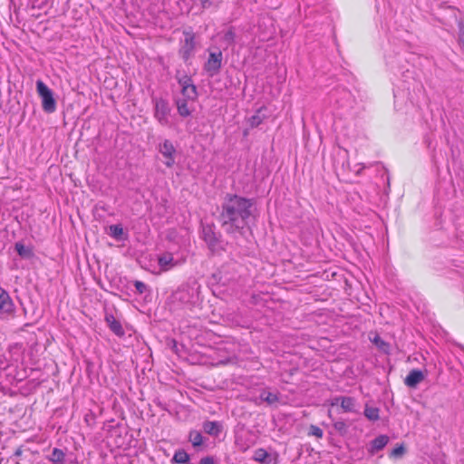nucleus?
Instances as JSON below:
<instances>
[{
	"label": "nucleus",
	"mask_w": 464,
	"mask_h": 464,
	"mask_svg": "<svg viewBox=\"0 0 464 464\" xmlns=\"http://www.w3.org/2000/svg\"><path fill=\"white\" fill-rule=\"evenodd\" d=\"M14 312V304L5 290L0 287V313L11 314Z\"/></svg>",
	"instance_id": "nucleus-9"
},
{
	"label": "nucleus",
	"mask_w": 464,
	"mask_h": 464,
	"mask_svg": "<svg viewBox=\"0 0 464 464\" xmlns=\"http://www.w3.org/2000/svg\"><path fill=\"white\" fill-rule=\"evenodd\" d=\"M173 256H172V254L170 253H166L164 254L163 256H160L159 257V266L164 269V270H167L168 269V266H173Z\"/></svg>",
	"instance_id": "nucleus-22"
},
{
	"label": "nucleus",
	"mask_w": 464,
	"mask_h": 464,
	"mask_svg": "<svg viewBox=\"0 0 464 464\" xmlns=\"http://www.w3.org/2000/svg\"><path fill=\"white\" fill-rule=\"evenodd\" d=\"M22 453H23L22 449H21V448H18V449L14 451V455L15 457H19V456H21V455H22Z\"/></svg>",
	"instance_id": "nucleus-38"
},
{
	"label": "nucleus",
	"mask_w": 464,
	"mask_h": 464,
	"mask_svg": "<svg viewBox=\"0 0 464 464\" xmlns=\"http://www.w3.org/2000/svg\"><path fill=\"white\" fill-rule=\"evenodd\" d=\"M181 94L184 96L183 99L196 101L198 96L197 86L194 83L189 87L183 86V88H181Z\"/></svg>",
	"instance_id": "nucleus-17"
},
{
	"label": "nucleus",
	"mask_w": 464,
	"mask_h": 464,
	"mask_svg": "<svg viewBox=\"0 0 464 464\" xmlns=\"http://www.w3.org/2000/svg\"><path fill=\"white\" fill-rule=\"evenodd\" d=\"M174 343V346H173V349H176V346H177V343L175 341H173Z\"/></svg>",
	"instance_id": "nucleus-39"
},
{
	"label": "nucleus",
	"mask_w": 464,
	"mask_h": 464,
	"mask_svg": "<svg viewBox=\"0 0 464 464\" xmlns=\"http://www.w3.org/2000/svg\"><path fill=\"white\" fill-rule=\"evenodd\" d=\"M334 428L341 436H345L348 433V425L343 420L335 421Z\"/></svg>",
	"instance_id": "nucleus-25"
},
{
	"label": "nucleus",
	"mask_w": 464,
	"mask_h": 464,
	"mask_svg": "<svg viewBox=\"0 0 464 464\" xmlns=\"http://www.w3.org/2000/svg\"><path fill=\"white\" fill-rule=\"evenodd\" d=\"M323 430L315 425H311L309 428L308 435L315 436L317 438L323 437Z\"/></svg>",
	"instance_id": "nucleus-30"
},
{
	"label": "nucleus",
	"mask_w": 464,
	"mask_h": 464,
	"mask_svg": "<svg viewBox=\"0 0 464 464\" xmlns=\"http://www.w3.org/2000/svg\"><path fill=\"white\" fill-rule=\"evenodd\" d=\"M14 249L17 254L24 259H31L34 256V250L31 246H24L22 242H16Z\"/></svg>",
	"instance_id": "nucleus-15"
},
{
	"label": "nucleus",
	"mask_w": 464,
	"mask_h": 464,
	"mask_svg": "<svg viewBox=\"0 0 464 464\" xmlns=\"http://www.w3.org/2000/svg\"><path fill=\"white\" fill-rule=\"evenodd\" d=\"M198 464H218L214 456H207L200 459Z\"/></svg>",
	"instance_id": "nucleus-34"
},
{
	"label": "nucleus",
	"mask_w": 464,
	"mask_h": 464,
	"mask_svg": "<svg viewBox=\"0 0 464 464\" xmlns=\"http://www.w3.org/2000/svg\"><path fill=\"white\" fill-rule=\"evenodd\" d=\"M263 121V117L259 115V112L256 113L255 115L251 116L248 120L249 125L252 128L258 127Z\"/></svg>",
	"instance_id": "nucleus-28"
},
{
	"label": "nucleus",
	"mask_w": 464,
	"mask_h": 464,
	"mask_svg": "<svg viewBox=\"0 0 464 464\" xmlns=\"http://www.w3.org/2000/svg\"><path fill=\"white\" fill-rule=\"evenodd\" d=\"M199 1H200V5L203 9H208L210 6H212V5H213L212 0H199Z\"/></svg>",
	"instance_id": "nucleus-35"
},
{
	"label": "nucleus",
	"mask_w": 464,
	"mask_h": 464,
	"mask_svg": "<svg viewBox=\"0 0 464 464\" xmlns=\"http://www.w3.org/2000/svg\"><path fill=\"white\" fill-rule=\"evenodd\" d=\"M183 34L185 39L181 48L179 49V55L185 62H187L191 57L196 47L195 34L189 30L184 31Z\"/></svg>",
	"instance_id": "nucleus-7"
},
{
	"label": "nucleus",
	"mask_w": 464,
	"mask_h": 464,
	"mask_svg": "<svg viewBox=\"0 0 464 464\" xmlns=\"http://www.w3.org/2000/svg\"><path fill=\"white\" fill-rule=\"evenodd\" d=\"M236 33L233 27H230L224 34L223 40L227 45H233L235 44Z\"/></svg>",
	"instance_id": "nucleus-26"
},
{
	"label": "nucleus",
	"mask_w": 464,
	"mask_h": 464,
	"mask_svg": "<svg viewBox=\"0 0 464 464\" xmlns=\"http://www.w3.org/2000/svg\"><path fill=\"white\" fill-rule=\"evenodd\" d=\"M256 199L227 193L221 202L218 221L228 235L244 234L248 219L254 216Z\"/></svg>",
	"instance_id": "nucleus-1"
},
{
	"label": "nucleus",
	"mask_w": 464,
	"mask_h": 464,
	"mask_svg": "<svg viewBox=\"0 0 464 464\" xmlns=\"http://www.w3.org/2000/svg\"><path fill=\"white\" fill-rule=\"evenodd\" d=\"M199 290L200 285L196 281L184 284L172 294V301L181 304H193L198 300Z\"/></svg>",
	"instance_id": "nucleus-2"
},
{
	"label": "nucleus",
	"mask_w": 464,
	"mask_h": 464,
	"mask_svg": "<svg viewBox=\"0 0 464 464\" xmlns=\"http://www.w3.org/2000/svg\"><path fill=\"white\" fill-rule=\"evenodd\" d=\"M154 402L159 406L160 407L162 410L166 411L167 408L165 406V404H163L160 401L157 400V401H154Z\"/></svg>",
	"instance_id": "nucleus-37"
},
{
	"label": "nucleus",
	"mask_w": 464,
	"mask_h": 464,
	"mask_svg": "<svg viewBox=\"0 0 464 464\" xmlns=\"http://www.w3.org/2000/svg\"><path fill=\"white\" fill-rule=\"evenodd\" d=\"M153 102L155 103V112L154 116L159 121V122L162 125H166L169 123V114L170 112V108L167 100L163 98H154Z\"/></svg>",
	"instance_id": "nucleus-6"
},
{
	"label": "nucleus",
	"mask_w": 464,
	"mask_h": 464,
	"mask_svg": "<svg viewBox=\"0 0 464 464\" xmlns=\"http://www.w3.org/2000/svg\"><path fill=\"white\" fill-rule=\"evenodd\" d=\"M389 442V437L387 435H379L371 441V448L369 452L374 454L377 451L382 450Z\"/></svg>",
	"instance_id": "nucleus-12"
},
{
	"label": "nucleus",
	"mask_w": 464,
	"mask_h": 464,
	"mask_svg": "<svg viewBox=\"0 0 464 464\" xmlns=\"http://www.w3.org/2000/svg\"><path fill=\"white\" fill-rule=\"evenodd\" d=\"M188 100L182 98H179L175 101L178 113L183 118H187L191 114V111L188 107Z\"/></svg>",
	"instance_id": "nucleus-16"
},
{
	"label": "nucleus",
	"mask_w": 464,
	"mask_h": 464,
	"mask_svg": "<svg viewBox=\"0 0 464 464\" xmlns=\"http://www.w3.org/2000/svg\"><path fill=\"white\" fill-rule=\"evenodd\" d=\"M179 73V72H178ZM176 78L178 80L179 84L183 88V86L189 87L191 84H193V81L190 76H188L186 73H183L182 75L179 76V74L176 75Z\"/></svg>",
	"instance_id": "nucleus-24"
},
{
	"label": "nucleus",
	"mask_w": 464,
	"mask_h": 464,
	"mask_svg": "<svg viewBox=\"0 0 464 464\" xmlns=\"http://www.w3.org/2000/svg\"><path fill=\"white\" fill-rule=\"evenodd\" d=\"M341 408L345 412H355V399L353 397L342 396Z\"/></svg>",
	"instance_id": "nucleus-18"
},
{
	"label": "nucleus",
	"mask_w": 464,
	"mask_h": 464,
	"mask_svg": "<svg viewBox=\"0 0 464 464\" xmlns=\"http://www.w3.org/2000/svg\"><path fill=\"white\" fill-rule=\"evenodd\" d=\"M47 459L53 464H63L65 453L63 452V450L54 448L51 455H49Z\"/></svg>",
	"instance_id": "nucleus-19"
},
{
	"label": "nucleus",
	"mask_w": 464,
	"mask_h": 464,
	"mask_svg": "<svg viewBox=\"0 0 464 464\" xmlns=\"http://www.w3.org/2000/svg\"><path fill=\"white\" fill-rule=\"evenodd\" d=\"M267 457L268 453L264 449H257L254 453V459L260 463H264Z\"/></svg>",
	"instance_id": "nucleus-27"
},
{
	"label": "nucleus",
	"mask_w": 464,
	"mask_h": 464,
	"mask_svg": "<svg viewBox=\"0 0 464 464\" xmlns=\"http://www.w3.org/2000/svg\"><path fill=\"white\" fill-rule=\"evenodd\" d=\"M406 451L405 447L401 445H398L395 447L390 453V457L392 458H400L401 457Z\"/></svg>",
	"instance_id": "nucleus-29"
},
{
	"label": "nucleus",
	"mask_w": 464,
	"mask_h": 464,
	"mask_svg": "<svg viewBox=\"0 0 464 464\" xmlns=\"http://www.w3.org/2000/svg\"><path fill=\"white\" fill-rule=\"evenodd\" d=\"M159 151L166 159L165 165L169 168L172 167L175 163L176 149L172 142L169 140H165L159 145Z\"/></svg>",
	"instance_id": "nucleus-8"
},
{
	"label": "nucleus",
	"mask_w": 464,
	"mask_h": 464,
	"mask_svg": "<svg viewBox=\"0 0 464 464\" xmlns=\"http://www.w3.org/2000/svg\"><path fill=\"white\" fill-rule=\"evenodd\" d=\"M222 52L217 50L209 52L208 61L204 64V70L209 77L218 74L222 67Z\"/></svg>",
	"instance_id": "nucleus-5"
},
{
	"label": "nucleus",
	"mask_w": 464,
	"mask_h": 464,
	"mask_svg": "<svg viewBox=\"0 0 464 464\" xmlns=\"http://www.w3.org/2000/svg\"><path fill=\"white\" fill-rule=\"evenodd\" d=\"M188 441L194 448H198L203 444V436L200 431L193 430L188 433Z\"/></svg>",
	"instance_id": "nucleus-20"
},
{
	"label": "nucleus",
	"mask_w": 464,
	"mask_h": 464,
	"mask_svg": "<svg viewBox=\"0 0 464 464\" xmlns=\"http://www.w3.org/2000/svg\"><path fill=\"white\" fill-rule=\"evenodd\" d=\"M375 344L382 349V351L387 353V349L389 348V344L385 343L383 340L381 339V337L376 336L373 340Z\"/></svg>",
	"instance_id": "nucleus-32"
},
{
	"label": "nucleus",
	"mask_w": 464,
	"mask_h": 464,
	"mask_svg": "<svg viewBox=\"0 0 464 464\" xmlns=\"http://www.w3.org/2000/svg\"><path fill=\"white\" fill-rule=\"evenodd\" d=\"M341 397H342V396L334 397V398L332 400L331 404H332L333 406H335V405H340V406H341Z\"/></svg>",
	"instance_id": "nucleus-36"
},
{
	"label": "nucleus",
	"mask_w": 464,
	"mask_h": 464,
	"mask_svg": "<svg viewBox=\"0 0 464 464\" xmlns=\"http://www.w3.org/2000/svg\"><path fill=\"white\" fill-rule=\"evenodd\" d=\"M203 430L206 433L211 436H218L222 431V425L218 421L206 420L203 423Z\"/></svg>",
	"instance_id": "nucleus-14"
},
{
	"label": "nucleus",
	"mask_w": 464,
	"mask_h": 464,
	"mask_svg": "<svg viewBox=\"0 0 464 464\" xmlns=\"http://www.w3.org/2000/svg\"><path fill=\"white\" fill-rule=\"evenodd\" d=\"M425 378L422 371L418 369L411 370L404 380V383L410 388H415Z\"/></svg>",
	"instance_id": "nucleus-10"
},
{
	"label": "nucleus",
	"mask_w": 464,
	"mask_h": 464,
	"mask_svg": "<svg viewBox=\"0 0 464 464\" xmlns=\"http://www.w3.org/2000/svg\"><path fill=\"white\" fill-rule=\"evenodd\" d=\"M260 399L262 401L267 402L270 405L274 404L279 401V397L276 393L266 392V391H263L260 393Z\"/></svg>",
	"instance_id": "nucleus-23"
},
{
	"label": "nucleus",
	"mask_w": 464,
	"mask_h": 464,
	"mask_svg": "<svg viewBox=\"0 0 464 464\" xmlns=\"http://www.w3.org/2000/svg\"><path fill=\"white\" fill-rule=\"evenodd\" d=\"M212 279L218 283V284H221L223 285H226V280H223V276H222V270H219L218 271L217 273H214L212 275Z\"/></svg>",
	"instance_id": "nucleus-33"
},
{
	"label": "nucleus",
	"mask_w": 464,
	"mask_h": 464,
	"mask_svg": "<svg viewBox=\"0 0 464 464\" xmlns=\"http://www.w3.org/2000/svg\"><path fill=\"white\" fill-rule=\"evenodd\" d=\"M201 238L207 244L208 248L215 253L219 249V244L221 242L220 233L216 231V226L214 223L201 224Z\"/></svg>",
	"instance_id": "nucleus-3"
},
{
	"label": "nucleus",
	"mask_w": 464,
	"mask_h": 464,
	"mask_svg": "<svg viewBox=\"0 0 464 464\" xmlns=\"http://www.w3.org/2000/svg\"><path fill=\"white\" fill-rule=\"evenodd\" d=\"M138 294L141 295L148 291V285L141 281L136 280L133 283Z\"/></svg>",
	"instance_id": "nucleus-31"
},
{
	"label": "nucleus",
	"mask_w": 464,
	"mask_h": 464,
	"mask_svg": "<svg viewBox=\"0 0 464 464\" xmlns=\"http://www.w3.org/2000/svg\"><path fill=\"white\" fill-rule=\"evenodd\" d=\"M109 235L118 241L126 240L128 237L121 224L111 225L109 227Z\"/></svg>",
	"instance_id": "nucleus-13"
},
{
	"label": "nucleus",
	"mask_w": 464,
	"mask_h": 464,
	"mask_svg": "<svg viewBox=\"0 0 464 464\" xmlns=\"http://www.w3.org/2000/svg\"><path fill=\"white\" fill-rule=\"evenodd\" d=\"M36 91L42 99L43 110L47 113H52L56 110V101L53 91L41 80L36 82Z\"/></svg>",
	"instance_id": "nucleus-4"
},
{
	"label": "nucleus",
	"mask_w": 464,
	"mask_h": 464,
	"mask_svg": "<svg viewBox=\"0 0 464 464\" xmlns=\"http://www.w3.org/2000/svg\"><path fill=\"white\" fill-rule=\"evenodd\" d=\"M105 321L108 324L110 330L119 337H122L125 334L123 327L119 320H117L112 314H106Z\"/></svg>",
	"instance_id": "nucleus-11"
},
{
	"label": "nucleus",
	"mask_w": 464,
	"mask_h": 464,
	"mask_svg": "<svg viewBox=\"0 0 464 464\" xmlns=\"http://www.w3.org/2000/svg\"><path fill=\"white\" fill-rule=\"evenodd\" d=\"M379 412L380 410L377 407H371L366 404L363 414L369 420L376 421L380 419Z\"/></svg>",
	"instance_id": "nucleus-21"
}]
</instances>
